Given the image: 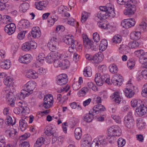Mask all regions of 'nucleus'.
I'll list each match as a JSON object with an SVG mask.
<instances>
[{
    "instance_id": "obj_1",
    "label": "nucleus",
    "mask_w": 147,
    "mask_h": 147,
    "mask_svg": "<svg viewBox=\"0 0 147 147\" xmlns=\"http://www.w3.org/2000/svg\"><path fill=\"white\" fill-rule=\"evenodd\" d=\"M100 11L97 13L96 17L100 20L106 19L109 17L112 18L115 16L114 6L111 4L100 6Z\"/></svg>"
},
{
    "instance_id": "obj_2",
    "label": "nucleus",
    "mask_w": 147,
    "mask_h": 147,
    "mask_svg": "<svg viewBox=\"0 0 147 147\" xmlns=\"http://www.w3.org/2000/svg\"><path fill=\"white\" fill-rule=\"evenodd\" d=\"M64 30V26H58L56 29V32H53V37L48 44V46L50 51L54 52L58 49L59 44V39L57 37L58 33L57 32L60 30L63 31Z\"/></svg>"
},
{
    "instance_id": "obj_3",
    "label": "nucleus",
    "mask_w": 147,
    "mask_h": 147,
    "mask_svg": "<svg viewBox=\"0 0 147 147\" xmlns=\"http://www.w3.org/2000/svg\"><path fill=\"white\" fill-rule=\"evenodd\" d=\"M117 3L121 5H125L126 9L124 10V14L129 17L133 15L136 10V7L131 0H116Z\"/></svg>"
},
{
    "instance_id": "obj_4",
    "label": "nucleus",
    "mask_w": 147,
    "mask_h": 147,
    "mask_svg": "<svg viewBox=\"0 0 147 147\" xmlns=\"http://www.w3.org/2000/svg\"><path fill=\"white\" fill-rule=\"evenodd\" d=\"M122 131L119 127L116 125H112L107 129L108 136L110 138L114 136H119L121 134Z\"/></svg>"
},
{
    "instance_id": "obj_5",
    "label": "nucleus",
    "mask_w": 147,
    "mask_h": 147,
    "mask_svg": "<svg viewBox=\"0 0 147 147\" xmlns=\"http://www.w3.org/2000/svg\"><path fill=\"white\" fill-rule=\"evenodd\" d=\"M124 123L127 127L129 128L133 127L135 122L131 112L129 111L125 116L124 119Z\"/></svg>"
},
{
    "instance_id": "obj_6",
    "label": "nucleus",
    "mask_w": 147,
    "mask_h": 147,
    "mask_svg": "<svg viewBox=\"0 0 147 147\" xmlns=\"http://www.w3.org/2000/svg\"><path fill=\"white\" fill-rule=\"evenodd\" d=\"M107 137L105 136H99L97 140H94L91 145L92 147H101V145L106 144L107 143Z\"/></svg>"
},
{
    "instance_id": "obj_7",
    "label": "nucleus",
    "mask_w": 147,
    "mask_h": 147,
    "mask_svg": "<svg viewBox=\"0 0 147 147\" xmlns=\"http://www.w3.org/2000/svg\"><path fill=\"white\" fill-rule=\"evenodd\" d=\"M5 92L6 94V99L8 104L11 107H14L15 97L13 93L9 90H5Z\"/></svg>"
},
{
    "instance_id": "obj_8",
    "label": "nucleus",
    "mask_w": 147,
    "mask_h": 147,
    "mask_svg": "<svg viewBox=\"0 0 147 147\" xmlns=\"http://www.w3.org/2000/svg\"><path fill=\"white\" fill-rule=\"evenodd\" d=\"M36 86V83L34 81H31L28 82L24 86V89L30 95L33 92V90Z\"/></svg>"
},
{
    "instance_id": "obj_9",
    "label": "nucleus",
    "mask_w": 147,
    "mask_h": 147,
    "mask_svg": "<svg viewBox=\"0 0 147 147\" xmlns=\"http://www.w3.org/2000/svg\"><path fill=\"white\" fill-rule=\"evenodd\" d=\"M136 23L135 20L134 19L130 18L125 19L121 22V25L126 28H128L134 26Z\"/></svg>"
},
{
    "instance_id": "obj_10",
    "label": "nucleus",
    "mask_w": 147,
    "mask_h": 147,
    "mask_svg": "<svg viewBox=\"0 0 147 147\" xmlns=\"http://www.w3.org/2000/svg\"><path fill=\"white\" fill-rule=\"evenodd\" d=\"M37 47L36 42L32 41L24 43L22 47V50L24 51H28L31 49H35Z\"/></svg>"
},
{
    "instance_id": "obj_11",
    "label": "nucleus",
    "mask_w": 147,
    "mask_h": 147,
    "mask_svg": "<svg viewBox=\"0 0 147 147\" xmlns=\"http://www.w3.org/2000/svg\"><path fill=\"white\" fill-rule=\"evenodd\" d=\"M57 79V84L61 86L66 84L68 81L67 76L65 74H62L59 75Z\"/></svg>"
},
{
    "instance_id": "obj_12",
    "label": "nucleus",
    "mask_w": 147,
    "mask_h": 147,
    "mask_svg": "<svg viewBox=\"0 0 147 147\" xmlns=\"http://www.w3.org/2000/svg\"><path fill=\"white\" fill-rule=\"evenodd\" d=\"M16 26L13 23H10L5 26L4 29L5 32L9 35H11L15 31Z\"/></svg>"
},
{
    "instance_id": "obj_13",
    "label": "nucleus",
    "mask_w": 147,
    "mask_h": 147,
    "mask_svg": "<svg viewBox=\"0 0 147 147\" xmlns=\"http://www.w3.org/2000/svg\"><path fill=\"white\" fill-rule=\"evenodd\" d=\"M83 44L85 47L87 49H90L91 46L93 45V42L91 41L85 34H83L82 36Z\"/></svg>"
},
{
    "instance_id": "obj_14",
    "label": "nucleus",
    "mask_w": 147,
    "mask_h": 147,
    "mask_svg": "<svg viewBox=\"0 0 147 147\" xmlns=\"http://www.w3.org/2000/svg\"><path fill=\"white\" fill-rule=\"evenodd\" d=\"M137 114L140 117H142L147 112V107L143 104L136 109Z\"/></svg>"
},
{
    "instance_id": "obj_15",
    "label": "nucleus",
    "mask_w": 147,
    "mask_h": 147,
    "mask_svg": "<svg viewBox=\"0 0 147 147\" xmlns=\"http://www.w3.org/2000/svg\"><path fill=\"white\" fill-rule=\"evenodd\" d=\"M41 35V32L40 28L38 27H34L32 28L31 32V35L34 38H38Z\"/></svg>"
},
{
    "instance_id": "obj_16",
    "label": "nucleus",
    "mask_w": 147,
    "mask_h": 147,
    "mask_svg": "<svg viewBox=\"0 0 147 147\" xmlns=\"http://www.w3.org/2000/svg\"><path fill=\"white\" fill-rule=\"evenodd\" d=\"M4 131L6 135L8 137L14 138L17 136L18 133L14 130H10L6 128L4 129Z\"/></svg>"
},
{
    "instance_id": "obj_17",
    "label": "nucleus",
    "mask_w": 147,
    "mask_h": 147,
    "mask_svg": "<svg viewBox=\"0 0 147 147\" xmlns=\"http://www.w3.org/2000/svg\"><path fill=\"white\" fill-rule=\"evenodd\" d=\"M74 36L72 35H70L69 34L66 35L63 39L64 42L68 45H72L75 43V42H78L76 40H74Z\"/></svg>"
},
{
    "instance_id": "obj_18",
    "label": "nucleus",
    "mask_w": 147,
    "mask_h": 147,
    "mask_svg": "<svg viewBox=\"0 0 147 147\" xmlns=\"http://www.w3.org/2000/svg\"><path fill=\"white\" fill-rule=\"evenodd\" d=\"M31 55L30 54H27L20 57L19 61L22 63H28L31 61Z\"/></svg>"
},
{
    "instance_id": "obj_19",
    "label": "nucleus",
    "mask_w": 147,
    "mask_h": 147,
    "mask_svg": "<svg viewBox=\"0 0 147 147\" xmlns=\"http://www.w3.org/2000/svg\"><path fill=\"white\" fill-rule=\"evenodd\" d=\"M96 115L93 113L92 111H89L88 114H86L83 117V120L86 122H91L94 118V116Z\"/></svg>"
},
{
    "instance_id": "obj_20",
    "label": "nucleus",
    "mask_w": 147,
    "mask_h": 147,
    "mask_svg": "<svg viewBox=\"0 0 147 147\" xmlns=\"http://www.w3.org/2000/svg\"><path fill=\"white\" fill-rule=\"evenodd\" d=\"M48 4V1H40L35 3L36 8L40 10H42L46 7Z\"/></svg>"
},
{
    "instance_id": "obj_21",
    "label": "nucleus",
    "mask_w": 147,
    "mask_h": 147,
    "mask_svg": "<svg viewBox=\"0 0 147 147\" xmlns=\"http://www.w3.org/2000/svg\"><path fill=\"white\" fill-rule=\"evenodd\" d=\"M105 110L106 109L101 104H98L94 107L92 111L93 113L96 115L99 113V111H103Z\"/></svg>"
},
{
    "instance_id": "obj_22",
    "label": "nucleus",
    "mask_w": 147,
    "mask_h": 147,
    "mask_svg": "<svg viewBox=\"0 0 147 147\" xmlns=\"http://www.w3.org/2000/svg\"><path fill=\"white\" fill-rule=\"evenodd\" d=\"M26 76L30 78L36 79L38 77V73L32 69H30L27 72Z\"/></svg>"
},
{
    "instance_id": "obj_23",
    "label": "nucleus",
    "mask_w": 147,
    "mask_h": 147,
    "mask_svg": "<svg viewBox=\"0 0 147 147\" xmlns=\"http://www.w3.org/2000/svg\"><path fill=\"white\" fill-rule=\"evenodd\" d=\"M91 141V137L90 136H86L83 140L81 147H90Z\"/></svg>"
},
{
    "instance_id": "obj_24",
    "label": "nucleus",
    "mask_w": 147,
    "mask_h": 147,
    "mask_svg": "<svg viewBox=\"0 0 147 147\" xmlns=\"http://www.w3.org/2000/svg\"><path fill=\"white\" fill-rule=\"evenodd\" d=\"M18 25L21 28L25 29L28 28L30 25L29 22L25 19L21 20L18 23Z\"/></svg>"
},
{
    "instance_id": "obj_25",
    "label": "nucleus",
    "mask_w": 147,
    "mask_h": 147,
    "mask_svg": "<svg viewBox=\"0 0 147 147\" xmlns=\"http://www.w3.org/2000/svg\"><path fill=\"white\" fill-rule=\"evenodd\" d=\"M111 97L116 103H119L121 100V98L119 95V93L117 92H114L113 94L111 96Z\"/></svg>"
},
{
    "instance_id": "obj_26",
    "label": "nucleus",
    "mask_w": 147,
    "mask_h": 147,
    "mask_svg": "<svg viewBox=\"0 0 147 147\" xmlns=\"http://www.w3.org/2000/svg\"><path fill=\"white\" fill-rule=\"evenodd\" d=\"M0 66L3 69H7L10 67V61L9 60H6L3 61H1L0 63Z\"/></svg>"
},
{
    "instance_id": "obj_27",
    "label": "nucleus",
    "mask_w": 147,
    "mask_h": 147,
    "mask_svg": "<svg viewBox=\"0 0 147 147\" xmlns=\"http://www.w3.org/2000/svg\"><path fill=\"white\" fill-rule=\"evenodd\" d=\"M95 81L97 85L102 86L103 84V80L101 78L100 75L99 73H97L95 75Z\"/></svg>"
},
{
    "instance_id": "obj_28",
    "label": "nucleus",
    "mask_w": 147,
    "mask_h": 147,
    "mask_svg": "<svg viewBox=\"0 0 147 147\" xmlns=\"http://www.w3.org/2000/svg\"><path fill=\"white\" fill-rule=\"evenodd\" d=\"M124 92L125 96L129 98L132 97L135 94V92L132 89L128 88L125 89Z\"/></svg>"
},
{
    "instance_id": "obj_29",
    "label": "nucleus",
    "mask_w": 147,
    "mask_h": 147,
    "mask_svg": "<svg viewBox=\"0 0 147 147\" xmlns=\"http://www.w3.org/2000/svg\"><path fill=\"white\" fill-rule=\"evenodd\" d=\"M131 106L133 107H137V108L141 106L143 104L141 100L136 99H132L131 102Z\"/></svg>"
},
{
    "instance_id": "obj_30",
    "label": "nucleus",
    "mask_w": 147,
    "mask_h": 147,
    "mask_svg": "<svg viewBox=\"0 0 147 147\" xmlns=\"http://www.w3.org/2000/svg\"><path fill=\"white\" fill-rule=\"evenodd\" d=\"M130 36L132 39L137 40H139L141 37L140 32L136 31L132 32L130 34Z\"/></svg>"
},
{
    "instance_id": "obj_31",
    "label": "nucleus",
    "mask_w": 147,
    "mask_h": 147,
    "mask_svg": "<svg viewBox=\"0 0 147 147\" xmlns=\"http://www.w3.org/2000/svg\"><path fill=\"white\" fill-rule=\"evenodd\" d=\"M103 60V55L102 54H98L93 55L92 60L94 62L98 63L101 62Z\"/></svg>"
},
{
    "instance_id": "obj_32",
    "label": "nucleus",
    "mask_w": 147,
    "mask_h": 147,
    "mask_svg": "<svg viewBox=\"0 0 147 147\" xmlns=\"http://www.w3.org/2000/svg\"><path fill=\"white\" fill-rule=\"evenodd\" d=\"M82 129L80 127L76 128L74 131V135L75 138L78 140H80L82 136Z\"/></svg>"
},
{
    "instance_id": "obj_33",
    "label": "nucleus",
    "mask_w": 147,
    "mask_h": 147,
    "mask_svg": "<svg viewBox=\"0 0 147 147\" xmlns=\"http://www.w3.org/2000/svg\"><path fill=\"white\" fill-rule=\"evenodd\" d=\"M129 47L126 45L122 44L120 45L119 48V52L121 53H126L129 52Z\"/></svg>"
},
{
    "instance_id": "obj_34",
    "label": "nucleus",
    "mask_w": 147,
    "mask_h": 147,
    "mask_svg": "<svg viewBox=\"0 0 147 147\" xmlns=\"http://www.w3.org/2000/svg\"><path fill=\"white\" fill-rule=\"evenodd\" d=\"M107 40L105 39H103L100 42L99 45V50L103 51L107 48Z\"/></svg>"
},
{
    "instance_id": "obj_35",
    "label": "nucleus",
    "mask_w": 147,
    "mask_h": 147,
    "mask_svg": "<svg viewBox=\"0 0 147 147\" xmlns=\"http://www.w3.org/2000/svg\"><path fill=\"white\" fill-rule=\"evenodd\" d=\"M19 125L20 128L22 131L25 130L27 126V124L26 121L23 119H21L19 121Z\"/></svg>"
},
{
    "instance_id": "obj_36",
    "label": "nucleus",
    "mask_w": 147,
    "mask_h": 147,
    "mask_svg": "<svg viewBox=\"0 0 147 147\" xmlns=\"http://www.w3.org/2000/svg\"><path fill=\"white\" fill-rule=\"evenodd\" d=\"M16 123V119L15 118H11L9 116H7V119L6 121V123L8 125H14Z\"/></svg>"
},
{
    "instance_id": "obj_37",
    "label": "nucleus",
    "mask_w": 147,
    "mask_h": 147,
    "mask_svg": "<svg viewBox=\"0 0 147 147\" xmlns=\"http://www.w3.org/2000/svg\"><path fill=\"white\" fill-rule=\"evenodd\" d=\"M30 95L27 92L24 90H22L20 93L18 94V97L20 100L24 99L25 97Z\"/></svg>"
},
{
    "instance_id": "obj_38",
    "label": "nucleus",
    "mask_w": 147,
    "mask_h": 147,
    "mask_svg": "<svg viewBox=\"0 0 147 147\" xmlns=\"http://www.w3.org/2000/svg\"><path fill=\"white\" fill-rule=\"evenodd\" d=\"M140 44V42H139L135 40V41L129 42L128 44V47L130 48L135 49L136 48L139 47Z\"/></svg>"
},
{
    "instance_id": "obj_39",
    "label": "nucleus",
    "mask_w": 147,
    "mask_h": 147,
    "mask_svg": "<svg viewBox=\"0 0 147 147\" xmlns=\"http://www.w3.org/2000/svg\"><path fill=\"white\" fill-rule=\"evenodd\" d=\"M45 129L46 130L45 131V133L48 136L51 135L55 132L54 128L51 126H47Z\"/></svg>"
},
{
    "instance_id": "obj_40",
    "label": "nucleus",
    "mask_w": 147,
    "mask_h": 147,
    "mask_svg": "<svg viewBox=\"0 0 147 147\" xmlns=\"http://www.w3.org/2000/svg\"><path fill=\"white\" fill-rule=\"evenodd\" d=\"M83 72L84 75L86 77H90L92 75V70L90 67H86L84 69Z\"/></svg>"
},
{
    "instance_id": "obj_41",
    "label": "nucleus",
    "mask_w": 147,
    "mask_h": 147,
    "mask_svg": "<svg viewBox=\"0 0 147 147\" xmlns=\"http://www.w3.org/2000/svg\"><path fill=\"white\" fill-rule=\"evenodd\" d=\"M45 141L44 139L42 137H40L38 138L37 141L36 143L34 144V147H40L43 144L44 142Z\"/></svg>"
},
{
    "instance_id": "obj_42",
    "label": "nucleus",
    "mask_w": 147,
    "mask_h": 147,
    "mask_svg": "<svg viewBox=\"0 0 147 147\" xmlns=\"http://www.w3.org/2000/svg\"><path fill=\"white\" fill-rule=\"evenodd\" d=\"M90 14V13L84 11L82 13V17L81 19V21L82 23L84 22L87 18H88L89 15Z\"/></svg>"
},
{
    "instance_id": "obj_43",
    "label": "nucleus",
    "mask_w": 147,
    "mask_h": 147,
    "mask_svg": "<svg viewBox=\"0 0 147 147\" xmlns=\"http://www.w3.org/2000/svg\"><path fill=\"white\" fill-rule=\"evenodd\" d=\"M121 40V36L119 35L114 36L112 39L113 42L115 43H120Z\"/></svg>"
},
{
    "instance_id": "obj_44",
    "label": "nucleus",
    "mask_w": 147,
    "mask_h": 147,
    "mask_svg": "<svg viewBox=\"0 0 147 147\" xmlns=\"http://www.w3.org/2000/svg\"><path fill=\"white\" fill-rule=\"evenodd\" d=\"M62 66L61 68L62 69H67L69 66V62L67 60H65L62 61Z\"/></svg>"
},
{
    "instance_id": "obj_45",
    "label": "nucleus",
    "mask_w": 147,
    "mask_h": 147,
    "mask_svg": "<svg viewBox=\"0 0 147 147\" xmlns=\"http://www.w3.org/2000/svg\"><path fill=\"white\" fill-rule=\"evenodd\" d=\"M98 25L101 28L104 29H107L109 26V23L106 22H100L98 23Z\"/></svg>"
},
{
    "instance_id": "obj_46",
    "label": "nucleus",
    "mask_w": 147,
    "mask_h": 147,
    "mask_svg": "<svg viewBox=\"0 0 147 147\" xmlns=\"http://www.w3.org/2000/svg\"><path fill=\"white\" fill-rule=\"evenodd\" d=\"M88 89L87 87H83L78 92V94L80 96H84L88 92Z\"/></svg>"
},
{
    "instance_id": "obj_47",
    "label": "nucleus",
    "mask_w": 147,
    "mask_h": 147,
    "mask_svg": "<svg viewBox=\"0 0 147 147\" xmlns=\"http://www.w3.org/2000/svg\"><path fill=\"white\" fill-rule=\"evenodd\" d=\"M109 69L110 71L113 74L117 73L118 70L117 66L114 64L111 65L109 67Z\"/></svg>"
},
{
    "instance_id": "obj_48",
    "label": "nucleus",
    "mask_w": 147,
    "mask_h": 147,
    "mask_svg": "<svg viewBox=\"0 0 147 147\" xmlns=\"http://www.w3.org/2000/svg\"><path fill=\"white\" fill-rule=\"evenodd\" d=\"M113 78H114V79H115V80H118L119 81V85H122L123 79L122 76L120 75L119 74H116L114 75Z\"/></svg>"
},
{
    "instance_id": "obj_49",
    "label": "nucleus",
    "mask_w": 147,
    "mask_h": 147,
    "mask_svg": "<svg viewBox=\"0 0 147 147\" xmlns=\"http://www.w3.org/2000/svg\"><path fill=\"white\" fill-rule=\"evenodd\" d=\"M135 61L134 59H131L127 62V65L128 67L130 69H132L135 66Z\"/></svg>"
},
{
    "instance_id": "obj_50",
    "label": "nucleus",
    "mask_w": 147,
    "mask_h": 147,
    "mask_svg": "<svg viewBox=\"0 0 147 147\" xmlns=\"http://www.w3.org/2000/svg\"><path fill=\"white\" fill-rule=\"evenodd\" d=\"M44 102H47L53 103V98L51 95H47L44 97Z\"/></svg>"
},
{
    "instance_id": "obj_51",
    "label": "nucleus",
    "mask_w": 147,
    "mask_h": 147,
    "mask_svg": "<svg viewBox=\"0 0 147 147\" xmlns=\"http://www.w3.org/2000/svg\"><path fill=\"white\" fill-rule=\"evenodd\" d=\"M137 126L140 129H142L144 128L146 123L142 122L140 120L136 121Z\"/></svg>"
},
{
    "instance_id": "obj_52",
    "label": "nucleus",
    "mask_w": 147,
    "mask_h": 147,
    "mask_svg": "<svg viewBox=\"0 0 147 147\" xmlns=\"http://www.w3.org/2000/svg\"><path fill=\"white\" fill-rule=\"evenodd\" d=\"M12 79L9 77H7L5 79H4L3 82L4 84L6 86H10L12 83Z\"/></svg>"
},
{
    "instance_id": "obj_53",
    "label": "nucleus",
    "mask_w": 147,
    "mask_h": 147,
    "mask_svg": "<svg viewBox=\"0 0 147 147\" xmlns=\"http://www.w3.org/2000/svg\"><path fill=\"white\" fill-rule=\"evenodd\" d=\"M29 7V4L27 3H24L21 5V10L23 12H25L28 9Z\"/></svg>"
},
{
    "instance_id": "obj_54",
    "label": "nucleus",
    "mask_w": 147,
    "mask_h": 147,
    "mask_svg": "<svg viewBox=\"0 0 147 147\" xmlns=\"http://www.w3.org/2000/svg\"><path fill=\"white\" fill-rule=\"evenodd\" d=\"M117 143L119 147H122L125 145L126 142L125 140L123 138H120L118 139Z\"/></svg>"
},
{
    "instance_id": "obj_55",
    "label": "nucleus",
    "mask_w": 147,
    "mask_h": 147,
    "mask_svg": "<svg viewBox=\"0 0 147 147\" xmlns=\"http://www.w3.org/2000/svg\"><path fill=\"white\" fill-rule=\"evenodd\" d=\"M78 42H75L74 44L70 45L71 46L69 48L68 51L70 52H73V51L77 48V46L78 45Z\"/></svg>"
},
{
    "instance_id": "obj_56",
    "label": "nucleus",
    "mask_w": 147,
    "mask_h": 147,
    "mask_svg": "<svg viewBox=\"0 0 147 147\" xmlns=\"http://www.w3.org/2000/svg\"><path fill=\"white\" fill-rule=\"evenodd\" d=\"M88 87L92 90L94 91H96L98 90L97 87L95 86L94 83L92 82H90L88 83L87 84Z\"/></svg>"
},
{
    "instance_id": "obj_57",
    "label": "nucleus",
    "mask_w": 147,
    "mask_h": 147,
    "mask_svg": "<svg viewBox=\"0 0 147 147\" xmlns=\"http://www.w3.org/2000/svg\"><path fill=\"white\" fill-rule=\"evenodd\" d=\"M111 117L112 118L116 123H120L121 122V120L120 117L118 115H112Z\"/></svg>"
},
{
    "instance_id": "obj_58",
    "label": "nucleus",
    "mask_w": 147,
    "mask_h": 147,
    "mask_svg": "<svg viewBox=\"0 0 147 147\" xmlns=\"http://www.w3.org/2000/svg\"><path fill=\"white\" fill-rule=\"evenodd\" d=\"M68 9L67 7L63 5H61L58 8V11L60 13H61L63 12L67 11V10Z\"/></svg>"
},
{
    "instance_id": "obj_59",
    "label": "nucleus",
    "mask_w": 147,
    "mask_h": 147,
    "mask_svg": "<svg viewBox=\"0 0 147 147\" xmlns=\"http://www.w3.org/2000/svg\"><path fill=\"white\" fill-rule=\"evenodd\" d=\"M61 63L62 61H61L59 59H55L54 61L53 65L55 67H61Z\"/></svg>"
},
{
    "instance_id": "obj_60",
    "label": "nucleus",
    "mask_w": 147,
    "mask_h": 147,
    "mask_svg": "<svg viewBox=\"0 0 147 147\" xmlns=\"http://www.w3.org/2000/svg\"><path fill=\"white\" fill-rule=\"evenodd\" d=\"M53 54V57L55 59H61L63 58V55L58 52H56Z\"/></svg>"
},
{
    "instance_id": "obj_61",
    "label": "nucleus",
    "mask_w": 147,
    "mask_h": 147,
    "mask_svg": "<svg viewBox=\"0 0 147 147\" xmlns=\"http://www.w3.org/2000/svg\"><path fill=\"white\" fill-rule=\"evenodd\" d=\"M144 51L143 50L141 49L137 50L134 52L135 55L137 57H140V61L141 60V57L144 54Z\"/></svg>"
},
{
    "instance_id": "obj_62",
    "label": "nucleus",
    "mask_w": 147,
    "mask_h": 147,
    "mask_svg": "<svg viewBox=\"0 0 147 147\" xmlns=\"http://www.w3.org/2000/svg\"><path fill=\"white\" fill-rule=\"evenodd\" d=\"M53 105V103L47 102H44L42 104V106L45 109H49Z\"/></svg>"
},
{
    "instance_id": "obj_63",
    "label": "nucleus",
    "mask_w": 147,
    "mask_h": 147,
    "mask_svg": "<svg viewBox=\"0 0 147 147\" xmlns=\"http://www.w3.org/2000/svg\"><path fill=\"white\" fill-rule=\"evenodd\" d=\"M45 58V55L43 53H41L39 54L37 58V61L39 62L43 61Z\"/></svg>"
},
{
    "instance_id": "obj_64",
    "label": "nucleus",
    "mask_w": 147,
    "mask_h": 147,
    "mask_svg": "<svg viewBox=\"0 0 147 147\" xmlns=\"http://www.w3.org/2000/svg\"><path fill=\"white\" fill-rule=\"evenodd\" d=\"M143 86L144 89L142 91L141 94L143 96L146 97L147 96V83L144 84Z\"/></svg>"
}]
</instances>
